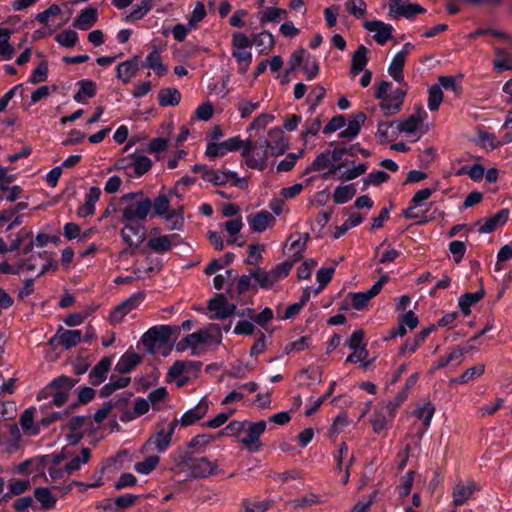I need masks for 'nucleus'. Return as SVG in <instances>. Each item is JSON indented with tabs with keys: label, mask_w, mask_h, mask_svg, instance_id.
Masks as SVG:
<instances>
[{
	"label": "nucleus",
	"mask_w": 512,
	"mask_h": 512,
	"mask_svg": "<svg viewBox=\"0 0 512 512\" xmlns=\"http://www.w3.org/2000/svg\"><path fill=\"white\" fill-rule=\"evenodd\" d=\"M171 471L174 474L186 473L187 479L207 478L218 473V466L206 457H195L194 453L182 447L170 454Z\"/></svg>",
	"instance_id": "nucleus-1"
},
{
	"label": "nucleus",
	"mask_w": 512,
	"mask_h": 512,
	"mask_svg": "<svg viewBox=\"0 0 512 512\" xmlns=\"http://www.w3.org/2000/svg\"><path fill=\"white\" fill-rule=\"evenodd\" d=\"M122 218L126 222L142 223L152 210V201L142 192H130L120 198Z\"/></svg>",
	"instance_id": "nucleus-2"
},
{
	"label": "nucleus",
	"mask_w": 512,
	"mask_h": 512,
	"mask_svg": "<svg viewBox=\"0 0 512 512\" xmlns=\"http://www.w3.org/2000/svg\"><path fill=\"white\" fill-rule=\"evenodd\" d=\"M75 381L68 376L61 375L53 379L37 395V400L50 399V403L57 407L63 406L68 400V396Z\"/></svg>",
	"instance_id": "nucleus-3"
},
{
	"label": "nucleus",
	"mask_w": 512,
	"mask_h": 512,
	"mask_svg": "<svg viewBox=\"0 0 512 512\" xmlns=\"http://www.w3.org/2000/svg\"><path fill=\"white\" fill-rule=\"evenodd\" d=\"M392 85L388 81H382L375 92V98L380 100V108L385 115H394L401 110L406 92L402 88L391 90Z\"/></svg>",
	"instance_id": "nucleus-4"
},
{
	"label": "nucleus",
	"mask_w": 512,
	"mask_h": 512,
	"mask_svg": "<svg viewBox=\"0 0 512 512\" xmlns=\"http://www.w3.org/2000/svg\"><path fill=\"white\" fill-rule=\"evenodd\" d=\"M269 154L270 150L262 140L252 141L251 139L246 141L241 153L247 167L259 171L266 168Z\"/></svg>",
	"instance_id": "nucleus-5"
},
{
	"label": "nucleus",
	"mask_w": 512,
	"mask_h": 512,
	"mask_svg": "<svg viewBox=\"0 0 512 512\" xmlns=\"http://www.w3.org/2000/svg\"><path fill=\"white\" fill-rule=\"evenodd\" d=\"M251 47L252 41L246 34L236 32L232 35V56L238 63L239 72L242 74L247 72L252 62Z\"/></svg>",
	"instance_id": "nucleus-6"
},
{
	"label": "nucleus",
	"mask_w": 512,
	"mask_h": 512,
	"mask_svg": "<svg viewBox=\"0 0 512 512\" xmlns=\"http://www.w3.org/2000/svg\"><path fill=\"white\" fill-rule=\"evenodd\" d=\"M178 425V419H174L170 423L161 426L156 433L149 437L142 447V452L146 453L152 450V447L158 453H164L171 445L172 437Z\"/></svg>",
	"instance_id": "nucleus-7"
},
{
	"label": "nucleus",
	"mask_w": 512,
	"mask_h": 512,
	"mask_svg": "<svg viewBox=\"0 0 512 512\" xmlns=\"http://www.w3.org/2000/svg\"><path fill=\"white\" fill-rule=\"evenodd\" d=\"M145 294L137 292L117 305L109 314V321L112 325L121 323L125 316L136 309L144 300Z\"/></svg>",
	"instance_id": "nucleus-8"
},
{
	"label": "nucleus",
	"mask_w": 512,
	"mask_h": 512,
	"mask_svg": "<svg viewBox=\"0 0 512 512\" xmlns=\"http://www.w3.org/2000/svg\"><path fill=\"white\" fill-rule=\"evenodd\" d=\"M123 242L133 250L137 249L146 238V228L142 223L127 222L120 231Z\"/></svg>",
	"instance_id": "nucleus-9"
},
{
	"label": "nucleus",
	"mask_w": 512,
	"mask_h": 512,
	"mask_svg": "<svg viewBox=\"0 0 512 512\" xmlns=\"http://www.w3.org/2000/svg\"><path fill=\"white\" fill-rule=\"evenodd\" d=\"M184 243V239L176 233L161 235V236H150L147 242V247L158 254H164L169 252L173 247L180 246Z\"/></svg>",
	"instance_id": "nucleus-10"
},
{
	"label": "nucleus",
	"mask_w": 512,
	"mask_h": 512,
	"mask_svg": "<svg viewBox=\"0 0 512 512\" xmlns=\"http://www.w3.org/2000/svg\"><path fill=\"white\" fill-rule=\"evenodd\" d=\"M172 329L169 325H158L148 329L142 336V343L152 350L157 343L166 344L170 341Z\"/></svg>",
	"instance_id": "nucleus-11"
},
{
	"label": "nucleus",
	"mask_w": 512,
	"mask_h": 512,
	"mask_svg": "<svg viewBox=\"0 0 512 512\" xmlns=\"http://www.w3.org/2000/svg\"><path fill=\"white\" fill-rule=\"evenodd\" d=\"M208 310L213 312L210 319H225L236 310V305L229 303L223 294H216L208 303Z\"/></svg>",
	"instance_id": "nucleus-12"
},
{
	"label": "nucleus",
	"mask_w": 512,
	"mask_h": 512,
	"mask_svg": "<svg viewBox=\"0 0 512 512\" xmlns=\"http://www.w3.org/2000/svg\"><path fill=\"white\" fill-rule=\"evenodd\" d=\"M265 430H266V422L265 421H258L255 423H251L247 429L246 436L241 439V443L250 452H258L262 447V443L260 441V436L265 432Z\"/></svg>",
	"instance_id": "nucleus-13"
},
{
	"label": "nucleus",
	"mask_w": 512,
	"mask_h": 512,
	"mask_svg": "<svg viewBox=\"0 0 512 512\" xmlns=\"http://www.w3.org/2000/svg\"><path fill=\"white\" fill-rule=\"evenodd\" d=\"M493 68L498 71L512 70V37L504 46L494 48Z\"/></svg>",
	"instance_id": "nucleus-14"
},
{
	"label": "nucleus",
	"mask_w": 512,
	"mask_h": 512,
	"mask_svg": "<svg viewBox=\"0 0 512 512\" xmlns=\"http://www.w3.org/2000/svg\"><path fill=\"white\" fill-rule=\"evenodd\" d=\"M269 148L272 156L281 155L287 149V142L284 137V131L281 128L275 127L268 131L266 139L262 140Z\"/></svg>",
	"instance_id": "nucleus-15"
},
{
	"label": "nucleus",
	"mask_w": 512,
	"mask_h": 512,
	"mask_svg": "<svg viewBox=\"0 0 512 512\" xmlns=\"http://www.w3.org/2000/svg\"><path fill=\"white\" fill-rule=\"evenodd\" d=\"M364 28L369 32L375 33L374 39L379 45H384L392 37L393 27L383 21H366Z\"/></svg>",
	"instance_id": "nucleus-16"
},
{
	"label": "nucleus",
	"mask_w": 512,
	"mask_h": 512,
	"mask_svg": "<svg viewBox=\"0 0 512 512\" xmlns=\"http://www.w3.org/2000/svg\"><path fill=\"white\" fill-rule=\"evenodd\" d=\"M208 410L209 403L205 398H202L196 406L182 415L180 420H178V424L180 423L183 427L193 425L202 419L207 414Z\"/></svg>",
	"instance_id": "nucleus-17"
},
{
	"label": "nucleus",
	"mask_w": 512,
	"mask_h": 512,
	"mask_svg": "<svg viewBox=\"0 0 512 512\" xmlns=\"http://www.w3.org/2000/svg\"><path fill=\"white\" fill-rule=\"evenodd\" d=\"M330 166H331V168L328 173H334L335 171L341 169L344 166V164L339 163V164L332 165L331 160H330V151L326 150V151L320 153L314 159V161L305 169L304 174H308L311 172L323 171V170L329 168Z\"/></svg>",
	"instance_id": "nucleus-18"
},
{
	"label": "nucleus",
	"mask_w": 512,
	"mask_h": 512,
	"mask_svg": "<svg viewBox=\"0 0 512 512\" xmlns=\"http://www.w3.org/2000/svg\"><path fill=\"white\" fill-rule=\"evenodd\" d=\"M140 58L135 56L129 60L121 62L117 65V77L124 83L128 84L140 69Z\"/></svg>",
	"instance_id": "nucleus-19"
},
{
	"label": "nucleus",
	"mask_w": 512,
	"mask_h": 512,
	"mask_svg": "<svg viewBox=\"0 0 512 512\" xmlns=\"http://www.w3.org/2000/svg\"><path fill=\"white\" fill-rule=\"evenodd\" d=\"M426 118V111L423 107H419L415 113L409 115L406 119L399 121L397 128L400 132L407 134L414 133Z\"/></svg>",
	"instance_id": "nucleus-20"
},
{
	"label": "nucleus",
	"mask_w": 512,
	"mask_h": 512,
	"mask_svg": "<svg viewBox=\"0 0 512 512\" xmlns=\"http://www.w3.org/2000/svg\"><path fill=\"white\" fill-rule=\"evenodd\" d=\"M82 339V333L80 330H66L60 327L52 341H57L65 349H71L75 347Z\"/></svg>",
	"instance_id": "nucleus-21"
},
{
	"label": "nucleus",
	"mask_w": 512,
	"mask_h": 512,
	"mask_svg": "<svg viewBox=\"0 0 512 512\" xmlns=\"http://www.w3.org/2000/svg\"><path fill=\"white\" fill-rule=\"evenodd\" d=\"M308 238L309 235L307 233H298L295 236H290L289 240L291 242L286 248V255L295 262L299 261L302 258Z\"/></svg>",
	"instance_id": "nucleus-22"
},
{
	"label": "nucleus",
	"mask_w": 512,
	"mask_h": 512,
	"mask_svg": "<svg viewBox=\"0 0 512 512\" xmlns=\"http://www.w3.org/2000/svg\"><path fill=\"white\" fill-rule=\"evenodd\" d=\"M476 490L475 483L473 481H468L467 483L458 482L454 485L452 490L453 503L456 506L463 505L467 500H469Z\"/></svg>",
	"instance_id": "nucleus-23"
},
{
	"label": "nucleus",
	"mask_w": 512,
	"mask_h": 512,
	"mask_svg": "<svg viewBox=\"0 0 512 512\" xmlns=\"http://www.w3.org/2000/svg\"><path fill=\"white\" fill-rule=\"evenodd\" d=\"M101 196V189L99 187H91L85 194L84 204L81 205L77 214L80 217H88L95 213V204L98 202Z\"/></svg>",
	"instance_id": "nucleus-24"
},
{
	"label": "nucleus",
	"mask_w": 512,
	"mask_h": 512,
	"mask_svg": "<svg viewBox=\"0 0 512 512\" xmlns=\"http://www.w3.org/2000/svg\"><path fill=\"white\" fill-rule=\"evenodd\" d=\"M510 211L509 209H502L499 212H497L495 215L485 219L483 223H479L478 231L480 233H491L494 231L498 226L504 225L508 219H509Z\"/></svg>",
	"instance_id": "nucleus-25"
},
{
	"label": "nucleus",
	"mask_w": 512,
	"mask_h": 512,
	"mask_svg": "<svg viewBox=\"0 0 512 512\" xmlns=\"http://www.w3.org/2000/svg\"><path fill=\"white\" fill-rule=\"evenodd\" d=\"M112 365L110 357L102 358L89 373V381L93 386L100 385L105 379Z\"/></svg>",
	"instance_id": "nucleus-26"
},
{
	"label": "nucleus",
	"mask_w": 512,
	"mask_h": 512,
	"mask_svg": "<svg viewBox=\"0 0 512 512\" xmlns=\"http://www.w3.org/2000/svg\"><path fill=\"white\" fill-rule=\"evenodd\" d=\"M98 19V11L94 7L83 9L78 17L74 20L73 26L77 29L86 31L89 30Z\"/></svg>",
	"instance_id": "nucleus-27"
},
{
	"label": "nucleus",
	"mask_w": 512,
	"mask_h": 512,
	"mask_svg": "<svg viewBox=\"0 0 512 512\" xmlns=\"http://www.w3.org/2000/svg\"><path fill=\"white\" fill-rule=\"evenodd\" d=\"M274 221V216L268 211H260L248 217L250 228L258 233L264 232Z\"/></svg>",
	"instance_id": "nucleus-28"
},
{
	"label": "nucleus",
	"mask_w": 512,
	"mask_h": 512,
	"mask_svg": "<svg viewBox=\"0 0 512 512\" xmlns=\"http://www.w3.org/2000/svg\"><path fill=\"white\" fill-rule=\"evenodd\" d=\"M365 120L366 115L363 112L355 113L348 121L347 127L339 133V137L350 140L355 138L360 133Z\"/></svg>",
	"instance_id": "nucleus-29"
},
{
	"label": "nucleus",
	"mask_w": 512,
	"mask_h": 512,
	"mask_svg": "<svg viewBox=\"0 0 512 512\" xmlns=\"http://www.w3.org/2000/svg\"><path fill=\"white\" fill-rule=\"evenodd\" d=\"M131 166L136 176H142L147 173L152 167V161L145 155L134 153L131 156V162L127 165H122V168Z\"/></svg>",
	"instance_id": "nucleus-30"
},
{
	"label": "nucleus",
	"mask_w": 512,
	"mask_h": 512,
	"mask_svg": "<svg viewBox=\"0 0 512 512\" xmlns=\"http://www.w3.org/2000/svg\"><path fill=\"white\" fill-rule=\"evenodd\" d=\"M368 49L364 45H360L352 56L351 70L352 76H356L365 70L368 62Z\"/></svg>",
	"instance_id": "nucleus-31"
},
{
	"label": "nucleus",
	"mask_w": 512,
	"mask_h": 512,
	"mask_svg": "<svg viewBox=\"0 0 512 512\" xmlns=\"http://www.w3.org/2000/svg\"><path fill=\"white\" fill-rule=\"evenodd\" d=\"M141 357L137 353H125L118 360L115 365V371L121 374L131 372L139 363Z\"/></svg>",
	"instance_id": "nucleus-32"
},
{
	"label": "nucleus",
	"mask_w": 512,
	"mask_h": 512,
	"mask_svg": "<svg viewBox=\"0 0 512 512\" xmlns=\"http://www.w3.org/2000/svg\"><path fill=\"white\" fill-rule=\"evenodd\" d=\"M35 412L36 408L30 407L24 410L19 419L20 426L24 433L31 436L37 435L40 432L38 425L34 424Z\"/></svg>",
	"instance_id": "nucleus-33"
},
{
	"label": "nucleus",
	"mask_w": 512,
	"mask_h": 512,
	"mask_svg": "<svg viewBox=\"0 0 512 512\" xmlns=\"http://www.w3.org/2000/svg\"><path fill=\"white\" fill-rule=\"evenodd\" d=\"M181 101V93L176 88H163L158 93V102L162 107L176 106Z\"/></svg>",
	"instance_id": "nucleus-34"
},
{
	"label": "nucleus",
	"mask_w": 512,
	"mask_h": 512,
	"mask_svg": "<svg viewBox=\"0 0 512 512\" xmlns=\"http://www.w3.org/2000/svg\"><path fill=\"white\" fill-rule=\"evenodd\" d=\"M79 90L74 95V100L82 103L87 98H92L96 95V83L89 79L80 80L78 83Z\"/></svg>",
	"instance_id": "nucleus-35"
},
{
	"label": "nucleus",
	"mask_w": 512,
	"mask_h": 512,
	"mask_svg": "<svg viewBox=\"0 0 512 512\" xmlns=\"http://www.w3.org/2000/svg\"><path fill=\"white\" fill-rule=\"evenodd\" d=\"M11 32L7 28H0V61L12 59L15 50L9 43Z\"/></svg>",
	"instance_id": "nucleus-36"
},
{
	"label": "nucleus",
	"mask_w": 512,
	"mask_h": 512,
	"mask_svg": "<svg viewBox=\"0 0 512 512\" xmlns=\"http://www.w3.org/2000/svg\"><path fill=\"white\" fill-rule=\"evenodd\" d=\"M356 148L359 150V152L364 157H369L371 155L370 151H368L367 149L362 148L359 144H354V145H351L348 148H346V147H344V148H335L332 151H330V160H331V162H335V163L339 164V162L342 159V157L344 155H346V154L351 155V156H355V149Z\"/></svg>",
	"instance_id": "nucleus-37"
},
{
	"label": "nucleus",
	"mask_w": 512,
	"mask_h": 512,
	"mask_svg": "<svg viewBox=\"0 0 512 512\" xmlns=\"http://www.w3.org/2000/svg\"><path fill=\"white\" fill-rule=\"evenodd\" d=\"M143 66L152 69L158 76H164L167 73V68L162 63V58L157 49H153L146 57Z\"/></svg>",
	"instance_id": "nucleus-38"
},
{
	"label": "nucleus",
	"mask_w": 512,
	"mask_h": 512,
	"mask_svg": "<svg viewBox=\"0 0 512 512\" xmlns=\"http://www.w3.org/2000/svg\"><path fill=\"white\" fill-rule=\"evenodd\" d=\"M201 366L200 362H193V361H176L173 363V365L169 368L168 376L176 379L181 377L185 372L196 369L198 370Z\"/></svg>",
	"instance_id": "nucleus-39"
},
{
	"label": "nucleus",
	"mask_w": 512,
	"mask_h": 512,
	"mask_svg": "<svg viewBox=\"0 0 512 512\" xmlns=\"http://www.w3.org/2000/svg\"><path fill=\"white\" fill-rule=\"evenodd\" d=\"M251 41L252 45L258 47L262 54H267L274 46L273 35L268 31L254 35Z\"/></svg>",
	"instance_id": "nucleus-40"
},
{
	"label": "nucleus",
	"mask_w": 512,
	"mask_h": 512,
	"mask_svg": "<svg viewBox=\"0 0 512 512\" xmlns=\"http://www.w3.org/2000/svg\"><path fill=\"white\" fill-rule=\"evenodd\" d=\"M91 457V450L89 448H82L80 455L73 457L65 464V469L68 474H72L81 469L82 465L88 463Z\"/></svg>",
	"instance_id": "nucleus-41"
},
{
	"label": "nucleus",
	"mask_w": 512,
	"mask_h": 512,
	"mask_svg": "<svg viewBox=\"0 0 512 512\" xmlns=\"http://www.w3.org/2000/svg\"><path fill=\"white\" fill-rule=\"evenodd\" d=\"M484 297V291L479 290L474 293H465L459 298V307L462 313L467 316L470 314L471 306L478 303Z\"/></svg>",
	"instance_id": "nucleus-42"
},
{
	"label": "nucleus",
	"mask_w": 512,
	"mask_h": 512,
	"mask_svg": "<svg viewBox=\"0 0 512 512\" xmlns=\"http://www.w3.org/2000/svg\"><path fill=\"white\" fill-rule=\"evenodd\" d=\"M405 61L406 59L403 58L402 53H396L389 65V75L397 82H402L404 80L403 68Z\"/></svg>",
	"instance_id": "nucleus-43"
},
{
	"label": "nucleus",
	"mask_w": 512,
	"mask_h": 512,
	"mask_svg": "<svg viewBox=\"0 0 512 512\" xmlns=\"http://www.w3.org/2000/svg\"><path fill=\"white\" fill-rule=\"evenodd\" d=\"M393 419L389 418V414L382 410V406L375 410L372 418H371V424L373 431L375 433H381L384 430H386L388 422L392 421Z\"/></svg>",
	"instance_id": "nucleus-44"
},
{
	"label": "nucleus",
	"mask_w": 512,
	"mask_h": 512,
	"mask_svg": "<svg viewBox=\"0 0 512 512\" xmlns=\"http://www.w3.org/2000/svg\"><path fill=\"white\" fill-rule=\"evenodd\" d=\"M356 194V189L352 184L341 185L335 188L333 200L336 204H345Z\"/></svg>",
	"instance_id": "nucleus-45"
},
{
	"label": "nucleus",
	"mask_w": 512,
	"mask_h": 512,
	"mask_svg": "<svg viewBox=\"0 0 512 512\" xmlns=\"http://www.w3.org/2000/svg\"><path fill=\"white\" fill-rule=\"evenodd\" d=\"M435 406L431 402H426L414 411V415L423 421L424 430L426 431L431 424Z\"/></svg>",
	"instance_id": "nucleus-46"
},
{
	"label": "nucleus",
	"mask_w": 512,
	"mask_h": 512,
	"mask_svg": "<svg viewBox=\"0 0 512 512\" xmlns=\"http://www.w3.org/2000/svg\"><path fill=\"white\" fill-rule=\"evenodd\" d=\"M484 371L485 366L483 364H478L476 366L468 368L459 377L452 379L451 383L466 384L469 381L480 377L484 373Z\"/></svg>",
	"instance_id": "nucleus-47"
},
{
	"label": "nucleus",
	"mask_w": 512,
	"mask_h": 512,
	"mask_svg": "<svg viewBox=\"0 0 512 512\" xmlns=\"http://www.w3.org/2000/svg\"><path fill=\"white\" fill-rule=\"evenodd\" d=\"M251 275L260 287L268 289L277 282V276H274L272 272H267L262 269H257L251 272Z\"/></svg>",
	"instance_id": "nucleus-48"
},
{
	"label": "nucleus",
	"mask_w": 512,
	"mask_h": 512,
	"mask_svg": "<svg viewBox=\"0 0 512 512\" xmlns=\"http://www.w3.org/2000/svg\"><path fill=\"white\" fill-rule=\"evenodd\" d=\"M425 9L419 5V4H412L407 2L406 4H403L400 9L397 10L395 15L392 17L397 19L399 17H404L406 19H413L417 14L423 13Z\"/></svg>",
	"instance_id": "nucleus-49"
},
{
	"label": "nucleus",
	"mask_w": 512,
	"mask_h": 512,
	"mask_svg": "<svg viewBox=\"0 0 512 512\" xmlns=\"http://www.w3.org/2000/svg\"><path fill=\"white\" fill-rule=\"evenodd\" d=\"M159 462V456L151 455L145 460L135 463L134 470L139 474L148 475L158 466Z\"/></svg>",
	"instance_id": "nucleus-50"
},
{
	"label": "nucleus",
	"mask_w": 512,
	"mask_h": 512,
	"mask_svg": "<svg viewBox=\"0 0 512 512\" xmlns=\"http://www.w3.org/2000/svg\"><path fill=\"white\" fill-rule=\"evenodd\" d=\"M34 497L41 503L44 509L53 508L56 504V498L52 495L49 488H36L34 491Z\"/></svg>",
	"instance_id": "nucleus-51"
},
{
	"label": "nucleus",
	"mask_w": 512,
	"mask_h": 512,
	"mask_svg": "<svg viewBox=\"0 0 512 512\" xmlns=\"http://www.w3.org/2000/svg\"><path fill=\"white\" fill-rule=\"evenodd\" d=\"M375 296L376 294H372L371 288L366 291L353 293L351 294L352 307L356 310H363Z\"/></svg>",
	"instance_id": "nucleus-52"
},
{
	"label": "nucleus",
	"mask_w": 512,
	"mask_h": 512,
	"mask_svg": "<svg viewBox=\"0 0 512 512\" xmlns=\"http://www.w3.org/2000/svg\"><path fill=\"white\" fill-rule=\"evenodd\" d=\"M363 221L362 216L359 213H352L349 218L340 226L336 227L334 238L338 239L343 236L348 230L358 226Z\"/></svg>",
	"instance_id": "nucleus-53"
},
{
	"label": "nucleus",
	"mask_w": 512,
	"mask_h": 512,
	"mask_svg": "<svg viewBox=\"0 0 512 512\" xmlns=\"http://www.w3.org/2000/svg\"><path fill=\"white\" fill-rule=\"evenodd\" d=\"M210 339V333L207 330H199L197 332L188 334L184 338V342L187 347L197 348L199 345L208 342Z\"/></svg>",
	"instance_id": "nucleus-54"
},
{
	"label": "nucleus",
	"mask_w": 512,
	"mask_h": 512,
	"mask_svg": "<svg viewBox=\"0 0 512 512\" xmlns=\"http://www.w3.org/2000/svg\"><path fill=\"white\" fill-rule=\"evenodd\" d=\"M153 0H142L139 5H136L132 11L127 15V21H136L142 19L152 8Z\"/></svg>",
	"instance_id": "nucleus-55"
},
{
	"label": "nucleus",
	"mask_w": 512,
	"mask_h": 512,
	"mask_svg": "<svg viewBox=\"0 0 512 512\" xmlns=\"http://www.w3.org/2000/svg\"><path fill=\"white\" fill-rule=\"evenodd\" d=\"M326 95V89L321 86L317 85L315 86L309 93L307 97V102L309 104V110L313 113L318 105L321 103L323 98Z\"/></svg>",
	"instance_id": "nucleus-56"
},
{
	"label": "nucleus",
	"mask_w": 512,
	"mask_h": 512,
	"mask_svg": "<svg viewBox=\"0 0 512 512\" xmlns=\"http://www.w3.org/2000/svg\"><path fill=\"white\" fill-rule=\"evenodd\" d=\"M443 101V92L437 85H433L428 91V108L430 111H437Z\"/></svg>",
	"instance_id": "nucleus-57"
},
{
	"label": "nucleus",
	"mask_w": 512,
	"mask_h": 512,
	"mask_svg": "<svg viewBox=\"0 0 512 512\" xmlns=\"http://www.w3.org/2000/svg\"><path fill=\"white\" fill-rule=\"evenodd\" d=\"M322 503H324V499L320 495L315 494V493H308V494L304 495L303 497L294 499L292 501L293 506L296 508L313 506V505H318V504H322Z\"/></svg>",
	"instance_id": "nucleus-58"
},
{
	"label": "nucleus",
	"mask_w": 512,
	"mask_h": 512,
	"mask_svg": "<svg viewBox=\"0 0 512 512\" xmlns=\"http://www.w3.org/2000/svg\"><path fill=\"white\" fill-rule=\"evenodd\" d=\"M335 272L333 267L321 268L318 270L316 278L319 283V287L313 290V294L317 295L321 289H323L332 279Z\"/></svg>",
	"instance_id": "nucleus-59"
},
{
	"label": "nucleus",
	"mask_w": 512,
	"mask_h": 512,
	"mask_svg": "<svg viewBox=\"0 0 512 512\" xmlns=\"http://www.w3.org/2000/svg\"><path fill=\"white\" fill-rule=\"evenodd\" d=\"M48 78V65L47 62L42 61L29 76L28 82L31 84H37L45 82Z\"/></svg>",
	"instance_id": "nucleus-60"
},
{
	"label": "nucleus",
	"mask_w": 512,
	"mask_h": 512,
	"mask_svg": "<svg viewBox=\"0 0 512 512\" xmlns=\"http://www.w3.org/2000/svg\"><path fill=\"white\" fill-rule=\"evenodd\" d=\"M202 179L214 185H223L227 183L226 172L216 170H205L202 174Z\"/></svg>",
	"instance_id": "nucleus-61"
},
{
	"label": "nucleus",
	"mask_w": 512,
	"mask_h": 512,
	"mask_svg": "<svg viewBox=\"0 0 512 512\" xmlns=\"http://www.w3.org/2000/svg\"><path fill=\"white\" fill-rule=\"evenodd\" d=\"M55 40L64 47H74L78 42V34L74 30H65L59 33Z\"/></svg>",
	"instance_id": "nucleus-62"
},
{
	"label": "nucleus",
	"mask_w": 512,
	"mask_h": 512,
	"mask_svg": "<svg viewBox=\"0 0 512 512\" xmlns=\"http://www.w3.org/2000/svg\"><path fill=\"white\" fill-rule=\"evenodd\" d=\"M285 14L286 11L284 9H280L277 7H268L263 11L260 17V22L262 24L267 22H275L281 19Z\"/></svg>",
	"instance_id": "nucleus-63"
},
{
	"label": "nucleus",
	"mask_w": 512,
	"mask_h": 512,
	"mask_svg": "<svg viewBox=\"0 0 512 512\" xmlns=\"http://www.w3.org/2000/svg\"><path fill=\"white\" fill-rule=\"evenodd\" d=\"M345 7L350 14L357 18L364 17L366 14V3L364 0H348L345 3Z\"/></svg>",
	"instance_id": "nucleus-64"
}]
</instances>
